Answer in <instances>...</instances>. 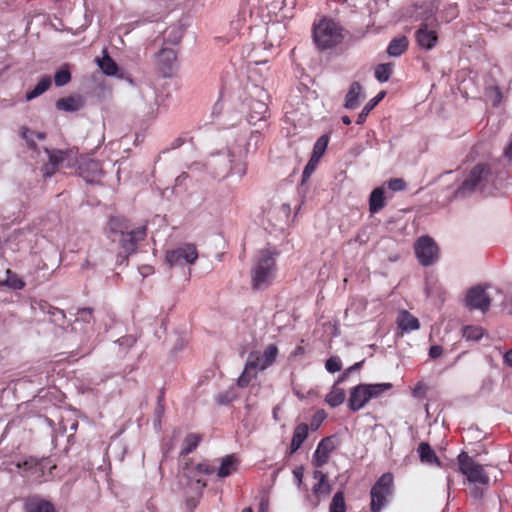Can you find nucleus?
<instances>
[{
    "label": "nucleus",
    "instance_id": "nucleus-35",
    "mask_svg": "<svg viewBox=\"0 0 512 512\" xmlns=\"http://www.w3.org/2000/svg\"><path fill=\"white\" fill-rule=\"evenodd\" d=\"M393 72V65L391 63L379 64L375 67V78L381 82H387Z\"/></svg>",
    "mask_w": 512,
    "mask_h": 512
},
{
    "label": "nucleus",
    "instance_id": "nucleus-32",
    "mask_svg": "<svg viewBox=\"0 0 512 512\" xmlns=\"http://www.w3.org/2000/svg\"><path fill=\"white\" fill-rule=\"evenodd\" d=\"M417 451L419 453L421 462L426 463V464H434V463L437 465L440 464L435 452L432 450V448L430 447V445L428 443H426V442L420 443Z\"/></svg>",
    "mask_w": 512,
    "mask_h": 512
},
{
    "label": "nucleus",
    "instance_id": "nucleus-21",
    "mask_svg": "<svg viewBox=\"0 0 512 512\" xmlns=\"http://www.w3.org/2000/svg\"><path fill=\"white\" fill-rule=\"evenodd\" d=\"M267 104L263 100H251L249 103L248 122L255 125L266 118Z\"/></svg>",
    "mask_w": 512,
    "mask_h": 512
},
{
    "label": "nucleus",
    "instance_id": "nucleus-54",
    "mask_svg": "<svg viewBox=\"0 0 512 512\" xmlns=\"http://www.w3.org/2000/svg\"><path fill=\"white\" fill-rule=\"evenodd\" d=\"M504 361L505 363H507L509 366H512V349H510L509 351H507L504 355Z\"/></svg>",
    "mask_w": 512,
    "mask_h": 512
},
{
    "label": "nucleus",
    "instance_id": "nucleus-13",
    "mask_svg": "<svg viewBox=\"0 0 512 512\" xmlns=\"http://www.w3.org/2000/svg\"><path fill=\"white\" fill-rule=\"evenodd\" d=\"M278 355V348L274 344L268 345L263 354L251 353L248 357L249 367H255L258 371H263L271 366Z\"/></svg>",
    "mask_w": 512,
    "mask_h": 512
},
{
    "label": "nucleus",
    "instance_id": "nucleus-16",
    "mask_svg": "<svg viewBox=\"0 0 512 512\" xmlns=\"http://www.w3.org/2000/svg\"><path fill=\"white\" fill-rule=\"evenodd\" d=\"M176 59V52L170 48H163L155 55L156 66L164 77L172 74Z\"/></svg>",
    "mask_w": 512,
    "mask_h": 512
},
{
    "label": "nucleus",
    "instance_id": "nucleus-58",
    "mask_svg": "<svg viewBox=\"0 0 512 512\" xmlns=\"http://www.w3.org/2000/svg\"><path fill=\"white\" fill-rule=\"evenodd\" d=\"M36 136L40 140H43L45 138V134H43V133H37Z\"/></svg>",
    "mask_w": 512,
    "mask_h": 512
},
{
    "label": "nucleus",
    "instance_id": "nucleus-24",
    "mask_svg": "<svg viewBox=\"0 0 512 512\" xmlns=\"http://www.w3.org/2000/svg\"><path fill=\"white\" fill-rule=\"evenodd\" d=\"M309 427L306 423L297 425L293 431V436L290 444V453H295L307 439Z\"/></svg>",
    "mask_w": 512,
    "mask_h": 512
},
{
    "label": "nucleus",
    "instance_id": "nucleus-37",
    "mask_svg": "<svg viewBox=\"0 0 512 512\" xmlns=\"http://www.w3.org/2000/svg\"><path fill=\"white\" fill-rule=\"evenodd\" d=\"M3 285L15 289L20 290L25 286L24 281L19 278L15 273H13L10 269L6 270V279L3 281Z\"/></svg>",
    "mask_w": 512,
    "mask_h": 512
},
{
    "label": "nucleus",
    "instance_id": "nucleus-55",
    "mask_svg": "<svg viewBox=\"0 0 512 512\" xmlns=\"http://www.w3.org/2000/svg\"><path fill=\"white\" fill-rule=\"evenodd\" d=\"M305 353V350L302 346H296L294 351L292 352V355L297 357V356H301Z\"/></svg>",
    "mask_w": 512,
    "mask_h": 512
},
{
    "label": "nucleus",
    "instance_id": "nucleus-49",
    "mask_svg": "<svg viewBox=\"0 0 512 512\" xmlns=\"http://www.w3.org/2000/svg\"><path fill=\"white\" fill-rule=\"evenodd\" d=\"M443 353V348L440 345H433L429 349V356L432 359L439 358Z\"/></svg>",
    "mask_w": 512,
    "mask_h": 512
},
{
    "label": "nucleus",
    "instance_id": "nucleus-1",
    "mask_svg": "<svg viewBox=\"0 0 512 512\" xmlns=\"http://www.w3.org/2000/svg\"><path fill=\"white\" fill-rule=\"evenodd\" d=\"M261 142V134L257 131L250 133L249 137L245 133L240 134L229 144L227 154H217L211 160L214 167V173L220 177H226L230 174L243 177L247 172L246 157L253 146L255 151Z\"/></svg>",
    "mask_w": 512,
    "mask_h": 512
},
{
    "label": "nucleus",
    "instance_id": "nucleus-31",
    "mask_svg": "<svg viewBox=\"0 0 512 512\" xmlns=\"http://www.w3.org/2000/svg\"><path fill=\"white\" fill-rule=\"evenodd\" d=\"M51 86V78L50 76H42L39 80L38 84L29 92L26 93L25 99L26 101H31L43 93H45Z\"/></svg>",
    "mask_w": 512,
    "mask_h": 512
},
{
    "label": "nucleus",
    "instance_id": "nucleus-47",
    "mask_svg": "<svg viewBox=\"0 0 512 512\" xmlns=\"http://www.w3.org/2000/svg\"><path fill=\"white\" fill-rule=\"evenodd\" d=\"M388 187L392 191H402L406 187V183L401 178H394L388 181Z\"/></svg>",
    "mask_w": 512,
    "mask_h": 512
},
{
    "label": "nucleus",
    "instance_id": "nucleus-42",
    "mask_svg": "<svg viewBox=\"0 0 512 512\" xmlns=\"http://www.w3.org/2000/svg\"><path fill=\"white\" fill-rule=\"evenodd\" d=\"M483 336V329L479 326H466L463 329V337L467 340L477 341Z\"/></svg>",
    "mask_w": 512,
    "mask_h": 512
},
{
    "label": "nucleus",
    "instance_id": "nucleus-4",
    "mask_svg": "<svg viewBox=\"0 0 512 512\" xmlns=\"http://www.w3.org/2000/svg\"><path fill=\"white\" fill-rule=\"evenodd\" d=\"M313 39L319 49H329L341 43V26L330 18L323 17L313 26Z\"/></svg>",
    "mask_w": 512,
    "mask_h": 512
},
{
    "label": "nucleus",
    "instance_id": "nucleus-52",
    "mask_svg": "<svg viewBox=\"0 0 512 512\" xmlns=\"http://www.w3.org/2000/svg\"><path fill=\"white\" fill-rule=\"evenodd\" d=\"M362 363H363V361L357 362V363H355L353 366H351L350 368H348V369L345 371V373L343 374V376L338 380V383H339V382H341V381H343L344 377H345L347 374H349L351 371L359 369V368L362 366Z\"/></svg>",
    "mask_w": 512,
    "mask_h": 512
},
{
    "label": "nucleus",
    "instance_id": "nucleus-45",
    "mask_svg": "<svg viewBox=\"0 0 512 512\" xmlns=\"http://www.w3.org/2000/svg\"><path fill=\"white\" fill-rule=\"evenodd\" d=\"M325 368L330 373H335V372L340 371L342 368V363H341L340 358L337 356L330 357L325 363Z\"/></svg>",
    "mask_w": 512,
    "mask_h": 512
},
{
    "label": "nucleus",
    "instance_id": "nucleus-29",
    "mask_svg": "<svg viewBox=\"0 0 512 512\" xmlns=\"http://www.w3.org/2000/svg\"><path fill=\"white\" fill-rule=\"evenodd\" d=\"M267 63V61H261V62H254L253 65H250L249 67V78L254 81L256 83V86H258V84L260 83H263L266 79H267V76H268V68H264V72L263 73V69L261 66H265Z\"/></svg>",
    "mask_w": 512,
    "mask_h": 512
},
{
    "label": "nucleus",
    "instance_id": "nucleus-62",
    "mask_svg": "<svg viewBox=\"0 0 512 512\" xmlns=\"http://www.w3.org/2000/svg\"><path fill=\"white\" fill-rule=\"evenodd\" d=\"M76 427H77L76 423L72 425V429H76Z\"/></svg>",
    "mask_w": 512,
    "mask_h": 512
},
{
    "label": "nucleus",
    "instance_id": "nucleus-2",
    "mask_svg": "<svg viewBox=\"0 0 512 512\" xmlns=\"http://www.w3.org/2000/svg\"><path fill=\"white\" fill-rule=\"evenodd\" d=\"M147 235L145 226H139L129 230L125 219L112 217L108 222V236L115 241L119 237L121 251L118 253L117 260L121 264L127 261L128 256L135 253L138 243L143 241Z\"/></svg>",
    "mask_w": 512,
    "mask_h": 512
},
{
    "label": "nucleus",
    "instance_id": "nucleus-20",
    "mask_svg": "<svg viewBox=\"0 0 512 512\" xmlns=\"http://www.w3.org/2000/svg\"><path fill=\"white\" fill-rule=\"evenodd\" d=\"M313 478L317 481L313 488V495L320 501L321 499L327 497L331 492V486L328 483L327 475L324 474L320 470H315L313 473Z\"/></svg>",
    "mask_w": 512,
    "mask_h": 512
},
{
    "label": "nucleus",
    "instance_id": "nucleus-5",
    "mask_svg": "<svg viewBox=\"0 0 512 512\" xmlns=\"http://www.w3.org/2000/svg\"><path fill=\"white\" fill-rule=\"evenodd\" d=\"M391 388L392 385L390 383L359 384L350 391L348 407L353 412L359 411L371 399L378 398Z\"/></svg>",
    "mask_w": 512,
    "mask_h": 512
},
{
    "label": "nucleus",
    "instance_id": "nucleus-9",
    "mask_svg": "<svg viewBox=\"0 0 512 512\" xmlns=\"http://www.w3.org/2000/svg\"><path fill=\"white\" fill-rule=\"evenodd\" d=\"M393 492V475L383 474L373 485L370 491L371 511L380 512L387 504V499Z\"/></svg>",
    "mask_w": 512,
    "mask_h": 512
},
{
    "label": "nucleus",
    "instance_id": "nucleus-27",
    "mask_svg": "<svg viewBox=\"0 0 512 512\" xmlns=\"http://www.w3.org/2000/svg\"><path fill=\"white\" fill-rule=\"evenodd\" d=\"M408 48V39L405 36H398L392 39L387 47V53L391 57H399Z\"/></svg>",
    "mask_w": 512,
    "mask_h": 512
},
{
    "label": "nucleus",
    "instance_id": "nucleus-10",
    "mask_svg": "<svg viewBox=\"0 0 512 512\" xmlns=\"http://www.w3.org/2000/svg\"><path fill=\"white\" fill-rule=\"evenodd\" d=\"M439 23L437 19L430 15L419 25L415 31V40L417 45L423 50H432L438 42L437 28Z\"/></svg>",
    "mask_w": 512,
    "mask_h": 512
},
{
    "label": "nucleus",
    "instance_id": "nucleus-50",
    "mask_svg": "<svg viewBox=\"0 0 512 512\" xmlns=\"http://www.w3.org/2000/svg\"><path fill=\"white\" fill-rule=\"evenodd\" d=\"M42 171L44 176L51 177L57 171V169L48 161V163L43 166Z\"/></svg>",
    "mask_w": 512,
    "mask_h": 512
},
{
    "label": "nucleus",
    "instance_id": "nucleus-60",
    "mask_svg": "<svg viewBox=\"0 0 512 512\" xmlns=\"http://www.w3.org/2000/svg\"><path fill=\"white\" fill-rule=\"evenodd\" d=\"M242 512H253V511L251 508L248 507V508L243 509Z\"/></svg>",
    "mask_w": 512,
    "mask_h": 512
},
{
    "label": "nucleus",
    "instance_id": "nucleus-15",
    "mask_svg": "<svg viewBox=\"0 0 512 512\" xmlns=\"http://www.w3.org/2000/svg\"><path fill=\"white\" fill-rule=\"evenodd\" d=\"M214 471V467L207 463H199L194 469L186 468V477L191 482L192 489L195 493L200 494L206 487V482L199 478L198 474L210 475L214 473Z\"/></svg>",
    "mask_w": 512,
    "mask_h": 512
},
{
    "label": "nucleus",
    "instance_id": "nucleus-43",
    "mask_svg": "<svg viewBox=\"0 0 512 512\" xmlns=\"http://www.w3.org/2000/svg\"><path fill=\"white\" fill-rule=\"evenodd\" d=\"M45 152L48 155V161L51 163V165L58 169L59 164L64 160L66 153L61 150L49 149H45Z\"/></svg>",
    "mask_w": 512,
    "mask_h": 512
},
{
    "label": "nucleus",
    "instance_id": "nucleus-61",
    "mask_svg": "<svg viewBox=\"0 0 512 512\" xmlns=\"http://www.w3.org/2000/svg\"><path fill=\"white\" fill-rule=\"evenodd\" d=\"M27 131H28V129H26V128H25V129L23 130V132H22V135H23V137H24V138H26V132H27Z\"/></svg>",
    "mask_w": 512,
    "mask_h": 512
},
{
    "label": "nucleus",
    "instance_id": "nucleus-23",
    "mask_svg": "<svg viewBox=\"0 0 512 512\" xmlns=\"http://www.w3.org/2000/svg\"><path fill=\"white\" fill-rule=\"evenodd\" d=\"M397 325L403 332L415 331L420 327L418 319L406 310H401L399 312L397 316Z\"/></svg>",
    "mask_w": 512,
    "mask_h": 512
},
{
    "label": "nucleus",
    "instance_id": "nucleus-7",
    "mask_svg": "<svg viewBox=\"0 0 512 512\" xmlns=\"http://www.w3.org/2000/svg\"><path fill=\"white\" fill-rule=\"evenodd\" d=\"M17 468L22 470V476L28 481L41 483L49 479L45 471L48 469L49 475H51L56 465L52 464L48 458L35 459L30 457L23 463H18Z\"/></svg>",
    "mask_w": 512,
    "mask_h": 512
},
{
    "label": "nucleus",
    "instance_id": "nucleus-48",
    "mask_svg": "<svg viewBox=\"0 0 512 512\" xmlns=\"http://www.w3.org/2000/svg\"><path fill=\"white\" fill-rule=\"evenodd\" d=\"M318 162H315V159L314 157H311L309 162L307 163V165L305 166L304 168V171H303V174H302V177H303V180H306L308 179L311 174L314 172L315 170V167H316V164Z\"/></svg>",
    "mask_w": 512,
    "mask_h": 512
},
{
    "label": "nucleus",
    "instance_id": "nucleus-36",
    "mask_svg": "<svg viewBox=\"0 0 512 512\" xmlns=\"http://www.w3.org/2000/svg\"><path fill=\"white\" fill-rule=\"evenodd\" d=\"M258 370L255 367H249V362H246L242 374L239 376L237 384L239 387H246L252 379L256 377Z\"/></svg>",
    "mask_w": 512,
    "mask_h": 512
},
{
    "label": "nucleus",
    "instance_id": "nucleus-11",
    "mask_svg": "<svg viewBox=\"0 0 512 512\" xmlns=\"http://www.w3.org/2000/svg\"><path fill=\"white\" fill-rule=\"evenodd\" d=\"M198 259V251L194 244L185 243L175 249L168 250L165 260L169 267H183L192 265Z\"/></svg>",
    "mask_w": 512,
    "mask_h": 512
},
{
    "label": "nucleus",
    "instance_id": "nucleus-14",
    "mask_svg": "<svg viewBox=\"0 0 512 512\" xmlns=\"http://www.w3.org/2000/svg\"><path fill=\"white\" fill-rule=\"evenodd\" d=\"M491 303V295L484 288L478 286L471 288L466 296V304L470 309L486 312Z\"/></svg>",
    "mask_w": 512,
    "mask_h": 512
},
{
    "label": "nucleus",
    "instance_id": "nucleus-33",
    "mask_svg": "<svg viewBox=\"0 0 512 512\" xmlns=\"http://www.w3.org/2000/svg\"><path fill=\"white\" fill-rule=\"evenodd\" d=\"M345 400V391L334 385L331 391L326 395L325 401L331 407H337L341 405Z\"/></svg>",
    "mask_w": 512,
    "mask_h": 512
},
{
    "label": "nucleus",
    "instance_id": "nucleus-30",
    "mask_svg": "<svg viewBox=\"0 0 512 512\" xmlns=\"http://www.w3.org/2000/svg\"><path fill=\"white\" fill-rule=\"evenodd\" d=\"M102 58H96V62L101 71L108 75L113 76L118 72V66L115 61L107 54L106 50L103 51Z\"/></svg>",
    "mask_w": 512,
    "mask_h": 512
},
{
    "label": "nucleus",
    "instance_id": "nucleus-34",
    "mask_svg": "<svg viewBox=\"0 0 512 512\" xmlns=\"http://www.w3.org/2000/svg\"><path fill=\"white\" fill-rule=\"evenodd\" d=\"M384 93L378 94L376 97L369 100V102L363 107L362 111L359 113L356 124L360 125L366 121L367 116L370 111L379 103V101L383 98Z\"/></svg>",
    "mask_w": 512,
    "mask_h": 512
},
{
    "label": "nucleus",
    "instance_id": "nucleus-40",
    "mask_svg": "<svg viewBox=\"0 0 512 512\" xmlns=\"http://www.w3.org/2000/svg\"><path fill=\"white\" fill-rule=\"evenodd\" d=\"M329 512H346L343 492L335 493L330 503Z\"/></svg>",
    "mask_w": 512,
    "mask_h": 512
},
{
    "label": "nucleus",
    "instance_id": "nucleus-8",
    "mask_svg": "<svg viewBox=\"0 0 512 512\" xmlns=\"http://www.w3.org/2000/svg\"><path fill=\"white\" fill-rule=\"evenodd\" d=\"M458 465L460 472L470 483L489 484L490 479L484 466L474 461L467 453L462 452L458 455Z\"/></svg>",
    "mask_w": 512,
    "mask_h": 512
},
{
    "label": "nucleus",
    "instance_id": "nucleus-22",
    "mask_svg": "<svg viewBox=\"0 0 512 512\" xmlns=\"http://www.w3.org/2000/svg\"><path fill=\"white\" fill-rule=\"evenodd\" d=\"M26 512H54V505L39 496H30L24 502Z\"/></svg>",
    "mask_w": 512,
    "mask_h": 512
},
{
    "label": "nucleus",
    "instance_id": "nucleus-57",
    "mask_svg": "<svg viewBox=\"0 0 512 512\" xmlns=\"http://www.w3.org/2000/svg\"><path fill=\"white\" fill-rule=\"evenodd\" d=\"M265 510H266V504L264 502H262L260 504V512H265Z\"/></svg>",
    "mask_w": 512,
    "mask_h": 512
},
{
    "label": "nucleus",
    "instance_id": "nucleus-28",
    "mask_svg": "<svg viewBox=\"0 0 512 512\" xmlns=\"http://www.w3.org/2000/svg\"><path fill=\"white\" fill-rule=\"evenodd\" d=\"M385 206L384 188L374 189L369 198V210L371 213H377Z\"/></svg>",
    "mask_w": 512,
    "mask_h": 512
},
{
    "label": "nucleus",
    "instance_id": "nucleus-25",
    "mask_svg": "<svg viewBox=\"0 0 512 512\" xmlns=\"http://www.w3.org/2000/svg\"><path fill=\"white\" fill-rule=\"evenodd\" d=\"M83 106V102L81 97L79 96H69L60 98L56 102V108L58 110L67 111V112H75L78 111Z\"/></svg>",
    "mask_w": 512,
    "mask_h": 512
},
{
    "label": "nucleus",
    "instance_id": "nucleus-56",
    "mask_svg": "<svg viewBox=\"0 0 512 512\" xmlns=\"http://www.w3.org/2000/svg\"><path fill=\"white\" fill-rule=\"evenodd\" d=\"M342 122L346 125H349L351 123V119L348 116H342Z\"/></svg>",
    "mask_w": 512,
    "mask_h": 512
},
{
    "label": "nucleus",
    "instance_id": "nucleus-6",
    "mask_svg": "<svg viewBox=\"0 0 512 512\" xmlns=\"http://www.w3.org/2000/svg\"><path fill=\"white\" fill-rule=\"evenodd\" d=\"M494 178L495 176L489 165L477 164L457 190V195L465 196L477 189L484 192L490 185H493Z\"/></svg>",
    "mask_w": 512,
    "mask_h": 512
},
{
    "label": "nucleus",
    "instance_id": "nucleus-59",
    "mask_svg": "<svg viewBox=\"0 0 512 512\" xmlns=\"http://www.w3.org/2000/svg\"><path fill=\"white\" fill-rule=\"evenodd\" d=\"M257 90H258V92H259V93H258V96L265 95V91H264L263 89H258V88H257Z\"/></svg>",
    "mask_w": 512,
    "mask_h": 512
},
{
    "label": "nucleus",
    "instance_id": "nucleus-18",
    "mask_svg": "<svg viewBox=\"0 0 512 512\" xmlns=\"http://www.w3.org/2000/svg\"><path fill=\"white\" fill-rule=\"evenodd\" d=\"M364 98L365 94L362 85L355 81L351 83L345 96L344 107L349 110L356 109Z\"/></svg>",
    "mask_w": 512,
    "mask_h": 512
},
{
    "label": "nucleus",
    "instance_id": "nucleus-19",
    "mask_svg": "<svg viewBox=\"0 0 512 512\" xmlns=\"http://www.w3.org/2000/svg\"><path fill=\"white\" fill-rule=\"evenodd\" d=\"M80 175L88 183H94L102 175V167L97 160H87L80 165Z\"/></svg>",
    "mask_w": 512,
    "mask_h": 512
},
{
    "label": "nucleus",
    "instance_id": "nucleus-17",
    "mask_svg": "<svg viewBox=\"0 0 512 512\" xmlns=\"http://www.w3.org/2000/svg\"><path fill=\"white\" fill-rule=\"evenodd\" d=\"M336 444L333 437L323 438L313 454L312 463L315 467L319 468L325 465L331 453L335 450Z\"/></svg>",
    "mask_w": 512,
    "mask_h": 512
},
{
    "label": "nucleus",
    "instance_id": "nucleus-12",
    "mask_svg": "<svg viewBox=\"0 0 512 512\" xmlns=\"http://www.w3.org/2000/svg\"><path fill=\"white\" fill-rule=\"evenodd\" d=\"M415 255L422 266H430L438 260L439 249L429 236H421L414 244Z\"/></svg>",
    "mask_w": 512,
    "mask_h": 512
},
{
    "label": "nucleus",
    "instance_id": "nucleus-44",
    "mask_svg": "<svg viewBox=\"0 0 512 512\" xmlns=\"http://www.w3.org/2000/svg\"><path fill=\"white\" fill-rule=\"evenodd\" d=\"M71 79L70 72L66 69L59 70L54 76L56 86L61 87L66 85Z\"/></svg>",
    "mask_w": 512,
    "mask_h": 512
},
{
    "label": "nucleus",
    "instance_id": "nucleus-39",
    "mask_svg": "<svg viewBox=\"0 0 512 512\" xmlns=\"http://www.w3.org/2000/svg\"><path fill=\"white\" fill-rule=\"evenodd\" d=\"M485 96L493 106H498L503 98L502 92L498 86H489L486 88Z\"/></svg>",
    "mask_w": 512,
    "mask_h": 512
},
{
    "label": "nucleus",
    "instance_id": "nucleus-53",
    "mask_svg": "<svg viewBox=\"0 0 512 512\" xmlns=\"http://www.w3.org/2000/svg\"><path fill=\"white\" fill-rule=\"evenodd\" d=\"M293 475L295 477V479L297 480V483L298 485H300L302 483V478H303V471L301 468H297L293 471Z\"/></svg>",
    "mask_w": 512,
    "mask_h": 512
},
{
    "label": "nucleus",
    "instance_id": "nucleus-41",
    "mask_svg": "<svg viewBox=\"0 0 512 512\" xmlns=\"http://www.w3.org/2000/svg\"><path fill=\"white\" fill-rule=\"evenodd\" d=\"M200 442V436L197 434H189L184 440V447L181 451L182 455L190 454Z\"/></svg>",
    "mask_w": 512,
    "mask_h": 512
},
{
    "label": "nucleus",
    "instance_id": "nucleus-38",
    "mask_svg": "<svg viewBox=\"0 0 512 512\" xmlns=\"http://www.w3.org/2000/svg\"><path fill=\"white\" fill-rule=\"evenodd\" d=\"M328 142H329L328 136L322 135L320 138H318V140L314 144L313 153H312L311 157H314L315 162H318L320 160V158L322 157V155L324 154V152L327 148Z\"/></svg>",
    "mask_w": 512,
    "mask_h": 512
},
{
    "label": "nucleus",
    "instance_id": "nucleus-46",
    "mask_svg": "<svg viewBox=\"0 0 512 512\" xmlns=\"http://www.w3.org/2000/svg\"><path fill=\"white\" fill-rule=\"evenodd\" d=\"M91 318H92V309H90V308H83V309L78 311L75 324H79L80 322H87V323H89Z\"/></svg>",
    "mask_w": 512,
    "mask_h": 512
},
{
    "label": "nucleus",
    "instance_id": "nucleus-3",
    "mask_svg": "<svg viewBox=\"0 0 512 512\" xmlns=\"http://www.w3.org/2000/svg\"><path fill=\"white\" fill-rule=\"evenodd\" d=\"M276 276V253L268 249L260 250L251 268L252 287L265 289L272 284Z\"/></svg>",
    "mask_w": 512,
    "mask_h": 512
},
{
    "label": "nucleus",
    "instance_id": "nucleus-26",
    "mask_svg": "<svg viewBox=\"0 0 512 512\" xmlns=\"http://www.w3.org/2000/svg\"><path fill=\"white\" fill-rule=\"evenodd\" d=\"M238 461L234 455H227L221 460L220 467L217 470L219 478H225L237 470Z\"/></svg>",
    "mask_w": 512,
    "mask_h": 512
},
{
    "label": "nucleus",
    "instance_id": "nucleus-51",
    "mask_svg": "<svg viewBox=\"0 0 512 512\" xmlns=\"http://www.w3.org/2000/svg\"><path fill=\"white\" fill-rule=\"evenodd\" d=\"M49 313L54 317L55 321H60L65 318L64 312L58 308H51Z\"/></svg>",
    "mask_w": 512,
    "mask_h": 512
}]
</instances>
